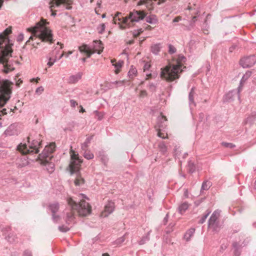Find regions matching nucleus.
I'll list each match as a JSON object with an SVG mask.
<instances>
[{
	"label": "nucleus",
	"instance_id": "f257e3e1",
	"mask_svg": "<svg viewBox=\"0 0 256 256\" xmlns=\"http://www.w3.org/2000/svg\"><path fill=\"white\" fill-rule=\"evenodd\" d=\"M42 136L34 130H32L26 138V140L21 142L16 146V150L23 156L18 158L16 164L18 168H22L28 164L27 154H37L42 147Z\"/></svg>",
	"mask_w": 256,
	"mask_h": 256
},
{
	"label": "nucleus",
	"instance_id": "f03ea898",
	"mask_svg": "<svg viewBox=\"0 0 256 256\" xmlns=\"http://www.w3.org/2000/svg\"><path fill=\"white\" fill-rule=\"evenodd\" d=\"M49 22L44 19L36 23L31 28L32 34L26 44H32L34 48L40 46L42 42L52 44L54 42V36L52 30L48 26Z\"/></svg>",
	"mask_w": 256,
	"mask_h": 256
},
{
	"label": "nucleus",
	"instance_id": "7ed1b4c3",
	"mask_svg": "<svg viewBox=\"0 0 256 256\" xmlns=\"http://www.w3.org/2000/svg\"><path fill=\"white\" fill-rule=\"evenodd\" d=\"M12 32L10 28H8L4 30L3 33L0 34V46L2 50V54L0 56V64L3 65L2 72L5 74L13 70L12 62L9 60L12 56L14 46L13 41L10 39L8 34Z\"/></svg>",
	"mask_w": 256,
	"mask_h": 256
},
{
	"label": "nucleus",
	"instance_id": "20e7f679",
	"mask_svg": "<svg viewBox=\"0 0 256 256\" xmlns=\"http://www.w3.org/2000/svg\"><path fill=\"white\" fill-rule=\"evenodd\" d=\"M186 58L184 56L180 54L178 57V63L172 65V67L166 66L161 68L160 76L168 82H172L179 78L180 72L182 70V64L180 62L184 61Z\"/></svg>",
	"mask_w": 256,
	"mask_h": 256
},
{
	"label": "nucleus",
	"instance_id": "39448f33",
	"mask_svg": "<svg viewBox=\"0 0 256 256\" xmlns=\"http://www.w3.org/2000/svg\"><path fill=\"white\" fill-rule=\"evenodd\" d=\"M14 83L7 79H2L0 76V108H2L10 98ZM6 108L0 110V118L7 114Z\"/></svg>",
	"mask_w": 256,
	"mask_h": 256
},
{
	"label": "nucleus",
	"instance_id": "423d86ee",
	"mask_svg": "<svg viewBox=\"0 0 256 256\" xmlns=\"http://www.w3.org/2000/svg\"><path fill=\"white\" fill-rule=\"evenodd\" d=\"M55 144L51 143L46 146L38 156L40 158L42 159L41 164L46 166V168L50 174H52L55 170L54 164L50 161L54 158L52 154L55 150Z\"/></svg>",
	"mask_w": 256,
	"mask_h": 256
},
{
	"label": "nucleus",
	"instance_id": "0eeeda50",
	"mask_svg": "<svg viewBox=\"0 0 256 256\" xmlns=\"http://www.w3.org/2000/svg\"><path fill=\"white\" fill-rule=\"evenodd\" d=\"M82 162V160L79 158L78 154L72 150L68 168L71 174H76V178L74 182L76 186H80L85 182L84 178L80 176V167Z\"/></svg>",
	"mask_w": 256,
	"mask_h": 256
},
{
	"label": "nucleus",
	"instance_id": "6e6552de",
	"mask_svg": "<svg viewBox=\"0 0 256 256\" xmlns=\"http://www.w3.org/2000/svg\"><path fill=\"white\" fill-rule=\"evenodd\" d=\"M68 203L72 210H76L81 216H86L92 212L90 205L84 200L78 202L72 198H69L68 200Z\"/></svg>",
	"mask_w": 256,
	"mask_h": 256
},
{
	"label": "nucleus",
	"instance_id": "1a4fd4ad",
	"mask_svg": "<svg viewBox=\"0 0 256 256\" xmlns=\"http://www.w3.org/2000/svg\"><path fill=\"white\" fill-rule=\"evenodd\" d=\"M147 14L148 13L144 10H134L130 12L128 16V20L130 19L132 22H138L144 20Z\"/></svg>",
	"mask_w": 256,
	"mask_h": 256
},
{
	"label": "nucleus",
	"instance_id": "9d476101",
	"mask_svg": "<svg viewBox=\"0 0 256 256\" xmlns=\"http://www.w3.org/2000/svg\"><path fill=\"white\" fill-rule=\"evenodd\" d=\"M256 62V57L254 55H250L242 58L240 60V64L243 68H248L253 66Z\"/></svg>",
	"mask_w": 256,
	"mask_h": 256
},
{
	"label": "nucleus",
	"instance_id": "9b49d317",
	"mask_svg": "<svg viewBox=\"0 0 256 256\" xmlns=\"http://www.w3.org/2000/svg\"><path fill=\"white\" fill-rule=\"evenodd\" d=\"M236 96H238V92H236V90H230L224 96L222 102L224 103L232 102L234 100Z\"/></svg>",
	"mask_w": 256,
	"mask_h": 256
},
{
	"label": "nucleus",
	"instance_id": "f8f14e48",
	"mask_svg": "<svg viewBox=\"0 0 256 256\" xmlns=\"http://www.w3.org/2000/svg\"><path fill=\"white\" fill-rule=\"evenodd\" d=\"M90 46L92 47V50L99 54L102 52L104 48V44L100 40H94L92 44Z\"/></svg>",
	"mask_w": 256,
	"mask_h": 256
},
{
	"label": "nucleus",
	"instance_id": "ddd939ff",
	"mask_svg": "<svg viewBox=\"0 0 256 256\" xmlns=\"http://www.w3.org/2000/svg\"><path fill=\"white\" fill-rule=\"evenodd\" d=\"M10 230V228L8 226L3 228L2 230L4 235L8 234V236H6V240L10 243H13L16 242L17 238L15 234L11 232L9 233V231Z\"/></svg>",
	"mask_w": 256,
	"mask_h": 256
},
{
	"label": "nucleus",
	"instance_id": "4468645a",
	"mask_svg": "<svg viewBox=\"0 0 256 256\" xmlns=\"http://www.w3.org/2000/svg\"><path fill=\"white\" fill-rule=\"evenodd\" d=\"M18 130L16 124H10L4 131V134L6 136H12L18 135Z\"/></svg>",
	"mask_w": 256,
	"mask_h": 256
},
{
	"label": "nucleus",
	"instance_id": "2eb2a0df",
	"mask_svg": "<svg viewBox=\"0 0 256 256\" xmlns=\"http://www.w3.org/2000/svg\"><path fill=\"white\" fill-rule=\"evenodd\" d=\"M78 50L81 53L86 54L88 58H90L95 52L92 50V47L86 44H83L82 46H79Z\"/></svg>",
	"mask_w": 256,
	"mask_h": 256
},
{
	"label": "nucleus",
	"instance_id": "dca6fc26",
	"mask_svg": "<svg viewBox=\"0 0 256 256\" xmlns=\"http://www.w3.org/2000/svg\"><path fill=\"white\" fill-rule=\"evenodd\" d=\"M166 116L162 115H160L158 117L156 127L158 128V130H162L165 128L166 124L164 122L166 121Z\"/></svg>",
	"mask_w": 256,
	"mask_h": 256
},
{
	"label": "nucleus",
	"instance_id": "f3484780",
	"mask_svg": "<svg viewBox=\"0 0 256 256\" xmlns=\"http://www.w3.org/2000/svg\"><path fill=\"white\" fill-rule=\"evenodd\" d=\"M98 157L104 165L107 166L109 158L106 152L104 150L100 151L98 153Z\"/></svg>",
	"mask_w": 256,
	"mask_h": 256
},
{
	"label": "nucleus",
	"instance_id": "a211bd4d",
	"mask_svg": "<svg viewBox=\"0 0 256 256\" xmlns=\"http://www.w3.org/2000/svg\"><path fill=\"white\" fill-rule=\"evenodd\" d=\"M82 73L79 72L76 74L72 75L68 78L69 84H76L82 78Z\"/></svg>",
	"mask_w": 256,
	"mask_h": 256
},
{
	"label": "nucleus",
	"instance_id": "6ab92c4d",
	"mask_svg": "<svg viewBox=\"0 0 256 256\" xmlns=\"http://www.w3.org/2000/svg\"><path fill=\"white\" fill-rule=\"evenodd\" d=\"M114 203L112 201H108L104 206V211L107 213L106 216L112 214L114 210Z\"/></svg>",
	"mask_w": 256,
	"mask_h": 256
},
{
	"label": "nucleus",
	"instance_id": "aec40b11",
	"mask_svg": "<svg viewBox=\"0 0 256 256\" xmlns=\"http://www.w3.org/2000/svg\"><path fill=\"white\" fill-rule=\"evenodd\" d=\"M241 245L238 242H234L232 244V247L234 249V256H240L241 254Z\"/></svg>",
	"mask_w": 256,
	"mask_h": 256
},
{
	"label": "nucleus",
	"instance_id": "412c9836",
	"mask_svg": "<svg viewBox=\"0 0 256 256\" xmlns=\"http://www.w3.org/2000/svg\"><path fill=\"white\" fill-rule=\"evenodd\" d=\"M146 22L152 24H155L158 22V20L155 14H152L150 16L145 17Z\"/></svg>",
	"mask_w": 256,
	"mask_h": 256
},
{
	"label": "nucleus",
	"instance_id": "4be33fe9",
	"mask_svg": "<svg viewBox=\"0 0 256 256\" xmlns=\"http://www.w3.org/2000/svg\"><path fill=\"white\" fill-rule=\"evenodd\" d=\"M194 228H190L188 230L184 236V238L187 241H189L190 240L191 237L194 235L195 232Z\"/></svg>",
	"mask_w": 256,
	"mask_h": 256
},
{
	"label": "nucleus",
	"instance_id": "5701e85b",
	"mask_svg": "<svg viewBox=\"0 0 256 256\" xmlns=\"http://www.w3.org/2000/svg\"><path fill=\"white\" fill-rule=\"evenodd\" d=\"M162 46L160 44H156L151 46V52L155 55H158L159 54Z\"/></svg>",
	"mask_w": 256,
	"mask_h": 256
},
{
	"label": "nucleus",
	"instance_id": "b1692460",
	"mask_svg": "<svg viewBox=\"0 0 256 256\" xmlns=\"http://www.w3.org/2000/svg\"><path fill=\"white\" fill-rule=\"evenodd\" d=\"M194 88L192 87L191 88L190 91V92L188 94L189 105L190 108L192 106H196V104L194 100Z\"/></svg>",
	"mask_w": 256,
	"mask_h": 256
},
{
	"label": "nucleus",
	"instance_id": "393cba45",
	"mask_svg": "<svg viewBox=\"0 0 256 256\" xmlns=\"http://www.w3.org/2000/svg\"><path fill=\"white\" fill-rule=\"evenodd\" d=\"M151 230L148 232L146 234L142 236L141 239L138 242V244L140 245H142L145 244L147 242L150 240V235L151 232Z\"/></svg>",
	"mask_w": 256,
	"mask_h": 256
},
{
	"label": "nucleus",
	"instance_id": "a878e982",
	"mask_svg": "<svg viewBox=\"0 0 256 256\" xmlns=\"http://www.w3.org/2000/svg\"><path fill=\"white\" fill-rule=\"evenodd\" d=\"M158 148L160 152L164 156H166L167 152V146L164 142H160L158 144Z\"/></svg>",
	"mask_w": 256,
	"mask_h": 256
},
{
	"label": "nucleus",
	"instance_id": "bb28decb",
	"mask_svg": "<svg viewBox=\"0 0 256 256\" xmlns=\"http://www.w3.org/2000/svg\"><path fill=\"white\" fill-rule=\"evenodd\" d=\"M188 208V203L186 202H184L178 206V211L180 214H182L184 212H185Z\"/></svg>",
	"mask_w": 256,
	"mask_h": 256
},
{
	"label": "nucleus",
	"instance_id": "cd10ccee",
	"mask_svg": "<svg viewBox=\"0 0 256 256\" xmlns=\"http://www.w3.org/2000/svg\"><path fill=\"white\" fill-rule=\"evenodd\" d=\"M137 70L134 66H131L130 70L128 72V76L130 79H132L137 75Z\"/></svg>",
	"mask_w": 256,
	"mask_h": 256
},
{
	"label": "nucleus",
	"instance_id": "c85d7f7f",
	"mask_svg": "<svg viewBox=\"0 0 256 256\" xmlns=\"http://www.w3.org/2000/svg\"><path fill=\"white\" fill-rule=\"evenodd\" d=\"M48 209L52 214H56L59 209V204L58 202H55L50 204L48 206Z\"/></svg>",
	"mask_w": 256,
	"mask_h": 256
},
{
	"label": "nucleus",
	"instance_id": "c756f323",
	"mask_svg": "<svg viewBox=\"0 0 256 256\" xmlns=\"http://www.w3.org/2000/svg\"><path fill=\"white\" fill-rule=\"evenodd\" d=\"M75 219L74 214L72 212H68L66 218V223L68 224L72 223Z\"/></svg>",
	"mask_w": 256,
	"mask_h": 256
},
{
	"label": "nucleus",
	"instance_id": "7c9ffc66",
	"mask_svg": "<svg viewBox=\"0 0 256 256\" xmlns=\"http://www.w3.org/2000/svg\"><path fill=\"white\" fill-rule=\"evenodd\" d=\"M188 171L190 174H193L196 171V166L194 162L191 160L188 161Z\"/></svg>",
	"mask_w": 256,
	"mask_h": 256
},
{
	"label": "nucleus",
	"instance_id": "2f4dec72",
	"mask_svg": "<svg viewBox=\"0 0 256 256\" xmlns=\"http://www.w3.org/2000/svg\"><path fill=\"white\" fill-rule=\"evenodd\" d=\"M210 212H211L210 211L207 210L205 214H203V216L199 220L198 222V224H204L205 222L206 219L207 218L208 216H209V214H210Z\"/></svg>",
	"mask_w": 256,
	"mask_h": 256
},
{
	"label": "nucleus",
	"instance_id": "473e14b6",
	"mask_svg": "<svg viewBox=\"0 0 256 256\" xmlns=\"http://www.w3.org/2000/svg\"><path fill=\"white\" fill-rule=\"evenodd\" d=\"M208 228H211L214 232H218L220 228V222L218 221L214 224H212L210 225H208Z\"/></svg>",
	"mask_w": 256,
	"mask_h": 256
},
{
	"label": "nucleus",
	"instance_id": "72a5a7b5",
	"mask_svg": "<svg viewBox=\"0 0 256 256\" xmlns=\"http://www.w3.org/2000/svg\"><path fill=\"white\" fill-rule=\"evenodd\" d=\"M212 186V183L208 180L204 181L201 186V190H208Z\"/></svg>",
	"mask_w": 256,
	"mask_h": 256
},
{
	"label": "nucleus",
	"instance_id": "f704fd0d",
	"mask_svg": "<svg viewBox=\"0 0 256 256\" xmlns=\"http://www.w3.org/2000/svg\"><path fill=\"white\" fill-rule=\"evenodd\" d=\"M92 138L93 136L86 138L84 142L82 145V149L86 148L88 146V144L90 143V141L92 140Z\"/></svg>",
	"mask_w": 256,
	"mask_h": 256
},
{
	"label": "nucleus",
	"instance_id": "c9c22d12",
	"mask_svg": "<svg viewBox=\"0 0 256 256\" xmlns=\"http://www.w3.org/2000/svg\"><path fill=\"white\" fill-rule=\"evenodd\" d=\"M252 72L251 71H247L245 74H244L243 75V76H242V78H241V82H245L248 80V78L251 76L252 75Z\"/></svg>",
	"mask_w": 256,
	"mask_h": 256
},
{
	"label": "nucleus",
	"instance_id": "e433bc0d",
	"mask_svg": "<svg viewBox=\"0 0 256 256\" xmlns=\"http://www.w3.org/2000/svg\"><path fill=\"white\" fill-rule=\"evenodd\" d=\"M46 58L48 59L47 65L48 66V67H51L54 64V63L57 61L56 58H52L48 56H46Z\"/></svg>",
	"mask_w": 256,
	"mask_h": 256
},
{
	"label": "nucleus",
	"instance_id": "4c0bfd02",
	"mask_svg": "<svg viewBox=\"0 0 256 256\" xmlns=\"http://www.w3.org/2000/svg\"><path fill=\"white\" fill-rule=\"evenodd\" d=\"M157 87V84L153 83V82H149L148 85V88L149 90L152 92H154L156 90V88Z\"/></svg>",
	"mask_w": 256,
	"mask_h": 256
},
{
	"label": "nucleus",
	"instance_id": "58836bf2",
	"mask_svg": "<svg viewBox=\"0 0 256 256\" xmlns=\"http://www.w3.org/2000/svg\"><path fill=\"white\" fill-rule=\"evenodd\" d=\"M222 146L225 148H230L232 149L236 147V145L232 143L227 142H222L221 144Z\"/></svg>",
	"mask_w": 256,
	"mask_h": 256
},
{
	"label": "nucleus",
	"instance_id": "ea45409f",
	"mask_svg": "<svg viewBox=\"0 0 256 256\" xmlns=\"http://www.w3.org/2000/svg\"><path fill=\"white\" fill-rule=\"evenodd\" d=\"M218 218L214 214H212L208 220V226L218 222Z\"/></svg>",
	"mask_w": 256,
	"mask_h": 256
},
{
	"label": "nucleus",
	"instance_id": "a19ab883",
	"mask_svg": "<svg viewBox=\"0 0 256 256\" xmlns=\"http://www.w3.org/2000/svg\"><path fill=\"white\" fill-rule=\"evenodd\" d=\"M106 28V26L104 24H100L98 27L97 30H98V32L100 34H102L104 32Z\"/></svg>",
	"mask_w": 256,
	"mask_h": 256
},
{
	"label": "nucleus",
	"instance_id": "79ce46f5",
	"mask_svg": "<svg viewBox=\"0 0 256 256\" xmlns=\"http://www.w3.org/2000/svg\"><path fill=\"white\" fill-rule=\"evenodd\" d=\"M84 156L87 160H90L94 158V154L90 152H85L84 154Z\"/></svg>",
	"mask_w": 256,
	"mask_h": 256
},
{
	"label": "nucleus",
	"instance_id": "37998d69",
	"mask_svg": "<svg viewBox=\"0 0 256 256\" xmlns=\"http://www.w3.org/2000/svg\"><path fill=\"white\" fill-rule=\"evenodd\" d=\"M124 61L122 60H120L118 61V62H116L115 64H113V65L114 66V68L117 70H119L122 68L124 64Z\"/></svg>",
	"mask_w": 256,
	"mask_h": 256
},
{
	"label": "nucleus",
	"instance_id": "c03bdc74",
	"mask_svg": "<svg viewBox=\"0 0 256 256\" xmlns=\"http://www.w3.org/2000/svg\"><path fill=\"white\" fill-rule=\"evenodd\" d=\"M168 52L170 54H173L175 53L176 51V50L175 48V47L171 44H168Z\"/></svg>",
	"mask_w": 256,
	"mask_h": 256
},
{
	"label": "nucleus",
	"instance_id": "a18cd8bd",
	"mask_svg": "<svg viewBox=\"0 0 256 256\" xmlns=\"http://www.w3.org/2000/svg\"><path fill=\"white\" fill-rule=\"evenodd\" d=\"M94 113L96 114V116L98 117L97 118L98 120H101L103 118L104 116V112H99L98 110H95V111H94Z\"/></svg>",
	"mask_w": 256,
	"mask_h": 256
},
{
	"label": "nucleus",
	"instance_id": "49530a36",
	"mask_svg": "<svg viewBox=\"0 0 256 256\" xmlns=\"http://www.w3.org/2000/svg\"><path fill=\"white\" fill-rule=\"evenodd\" d=\"M246 123H248L250 124H252L255 120H254V117L252 116V114H250L246 120Z\"/></svg>",
	"mask_w": 256,
	"mask_h": 256
},
{
	"label": "nucleus",
	"instance_id": "de8ad7c7",
	"mask_svg": "<svg viewBox=\"0 0 256 256\" xmlns=\"http://www.w3.org/2000/svg\"><path fill=\"white\" fill-rule=\"evenodd\" d=\"M60 231L61 232H68L70 230V228H68V226H65L64 225L59 226L58 228Z\"/></svg>",
	"mask_w": 256,
	"mask_h": 256
},
{
	"label": "nucleus",
	"instance_id": "09e8293b",
	"mask_svg": "<svg viewBox=\"0 0 256 256\" xmlns=\"http://www.w3.org/2000/svg\"><path fill=\"white\" fill-rule=\"evenodd\" d=\"M244 82H241V80H240V84H239L237 90H236V92H238V100H240V91L242 90V86H243V84H244Z\"/></svg>",
	"mask_w": 256,
	"mask_h": 256
},
{
	"label": "nucleus",
	"instance_id": "8fccbe9b",
	"mask_svg": "<svg viewBox=\"0 0 256 256\" xmlns=\"http://www.w3.org/2000/svg\"><path fill=\"white\" fill-rule=\"evenodd\" d=\"M151 67L150 64L148 62H146L144 64L143 70L144 72L148 71Z\"/></svg>",
	"mask_w": 256,
	"mask_h": 256
},
{
	"label": "nucleus",
	"instance_id": "3c124183",
	"mask_svg": "<svg viewBox=\"0 0 256 256\" xmlns=\"http://www.w3.org/2000/svg\"><path fill=\"white\" fill-rule=\"evenodd\" d=\"M60 216L56 215V214H52V219L54 222H57L60 219Z\"/></svg>",
	"mask_w": 256,
	"mask_h": 256
},
{
	"label": "nucleus",
	"instance_id": "603ef678",
	"mask_svg": "<svg viewBox=\"0 0 256 256\" xmlns=\"http://www.w3.org/2000/svg\"><path fill=\"white\" fill-rule=\"evenodd\" d=\"M44 90V88L42 86L38 87L36 90V93L38 94H41L43 91Z\"/></svg>",
	"mask_w": 256,
	"mask_h": 256
},
{
	"label": "nucleus",
	"instance_id": "864d4df0",
	"mask_svg": "<svg viewBox=\"0 0 256 256\" xmlns=\"http://www.w3.org/2000/svg\"><path fill=\"white\" fill-rule=\"evenodd\" d=\"M180 153L181 152L180 150L176 148H174V156L176 158H179V156Z\"/></svg>",
	"mask_w": 256,
	"mask_h": 256
},
{
	"label": "nucleus",
	"instance_id": "5fc2aeb1",
	"mask_svg": "<svg viewBox=\"0 0 256 256\" xmlns=\"http://www.w3.org/2000/svg\"><path fill=\"white\" fill-rule=\"evenodd\" d=\"M238 48V46L236 44H232L229 48V52H232L234 50Z\"/></svg>",
	"mask_w": 256,
	"mask_h": 256
},
{
	"label": "nucleus",
	"instance_id": "6e6d98bb",
	"mask_svg": "<svg viewBox=\"0 0 256 256\" xmlns=\"http://www.w3.org/2000/svg\"><path fill=\"white\" fill-rule=\"evenodd\" d=\"M24 34L22 33H20L18 36L16 38V40L18 42H20L22 41V40H24Z\"/></svg>",
	"mask_w": 256,
	"mask_h": 256
},
{
	"label": "nucleus",
	"instance_id": "4d7b16f0",
	"mask_svg": "<svg viewBox=\"0 0 256 256\" xmlns=\"http://www.w3.org/2000/svg\"><path fill=\"white\" fill-rule=\"evenodd\" d=\"M66 0H57L56 2V7H58L60 4H64L66 2Z\"/></svg>",
	"mask_w": 256,
	"mask_h": 256
},
{
	"label": "nucleus",
	"instance_id": "13d9d810",
	"mask_svg": "<svg viewBox=\"0 0 256 256\" xmlns=\"http://www.w3.org/2000/svg\"><path fill=\"white\" fill-rule=\"evenodd\" d=\"M24 256H32V253L30 250H26L24 252Z\"/></svg>",
	"mask_w": 256,
	"mask_h": 256
},
{
	"label": "nucleus",
	"instance_id": "bf43d9fd",
	"mask_svg": "<svg viewBox=\"0 0 256 256\" xmlns=\"http://www.w3.org/2000/svg\"><path fill=\"white\" fill-rule=\"evenodd\" d=\"M160 130H159V131L158 132V136L160 138H161L162 139H166L167 138V136H164V134L162 132H160Z\"/></svg>",
	"mask_w": 256,
	"mask_h": 256
},
{
	"label": "nucleus",
	"instance_id": "052dcab7",
	"mask_svg": "<svg viewBox=\"0 0 256 256\" xmlns=\"http://www.w3.org/2000/svg\"><path fill=\"white\" fill-rule=\"evenodd\" d=\"M115 82H116V87L120 86L124 84V80H116Z\"/></svg>",
	"mask_w": 256,
	"mask_h": 256
},
{
	"label": "nucleus",
	"instance_id": "680f3d73",
	"mask_svg": "<svg viewBox=\"0 0 256 256\" xmlns=\"http://www.w3.org/2000/svg\"><path fill=\"white\" fill-rule=\"evenodd\" d=\"M205 114L204 113L201 112L199 114L198 118L200 122H202L204 118H205Z\"/></svg>",
	"mask_w": 256,
	"mask_h": 256
},
{
	"label": "nucleus",
	"instance_id": "e2e57ef3",
	"mask_svg": "<svg viewBox=\"0 0 256 256\" xmlns=\"http://www.w3.org/2000/svg\"><path fill=\"white\" fill-rule=\"evenodd\" d=\"M221 210H214L212 214H214V216H216L217 218H218L220 215Z\"/></svg>",
	"mask_w": 256,
	"mask_h": 256
},
{
	"label": "nucleus",
	"instance_id": "0e129e2a",
	"mask_svg": "<svg viewBox=\"0 0 256 256\" xmlns=\"http://www.w3.org/2000/svg\"><path fill=\"white\" fill-rule=\"evenodd\" d=\"M124 240V237H121L116 240V243L117 244H120L123 242Z\"/></svg>",
	"mask_w": 256,
	"mask_h": 256
},
{
	"label": "nucleus",
	"instance_id": "69168bd1",
	"mask_svg": "<svg viewBox=\"0 0 256 256\" xmlns=\"http://www.w3.org/2000/svg\"><path fill=\"white\" fill-rule=\"evenodd\" d=\"M70 104L71 106H72V108H74L76 106V102L74 100H70Z\"/></svg>",
	"mask_w": 256,
	"mask_h": 256
},
{
	"label": "nucleus",
	"instance_id": "338daca9",
	"mask_svg": "<svg viewBox=\"0 0 256 256\" xmlns=\"http://www.w3.org/2000/svg\"><path fill=\"white\" fill-rule=\"evenodd\" d=\"M203 201V198H201L200 200H198L194 202V204L196 206H199L200 203Z\"/></svg>",
	"mask_w": 256,
	"mask_h": 256
},
{
	"label": "nucleus",
	"instance_id": "774afa93",
	"mask_svg": "<svg viewBox=\"0 0 256 256\" xmlns=\"http://www.w3.org/2000/svg\"><path fill=\"white\" fill-rule=\"evenodd\" d=\"M79 197L80 198H81L82 199H84V198H86V199H87V200H89V198H88V196L84 194H79Z\"/></svg>",
	"mask_w": 256,
	"mask_h": 256
}]
</instances>
